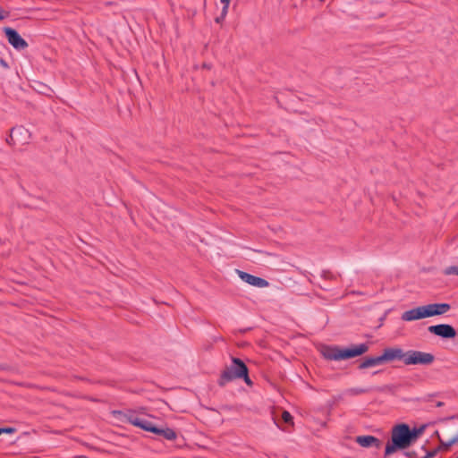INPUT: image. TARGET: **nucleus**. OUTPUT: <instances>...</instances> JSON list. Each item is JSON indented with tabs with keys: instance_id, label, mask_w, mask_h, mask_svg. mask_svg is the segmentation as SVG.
<instances>
[{
	"instance_id": "nucleus-8",
	"label": "nucleus",
	"mask_w": 458,
	"mask_h": 458,
	"mask_svg": "<svg viewBox=\"0 0 458 458\" xmlns=\"http://www.w3.org/2000/svg\"><path fill=\"white\" fill-rule=\"evenodd\" d=\"M238 275L242 281H244L245 283H247L250 285L259 287V288H264V287L268 286V282L261 277H259V276H253V275H250L249 273L240 271V270H238Z\"/></svg>"
},
{
	"instance_id": "nucleus-21",
	"label": "nucleus",
	"mask_w": 458,
	"mask_h": 458,
	"mask_svg": "<svg viewBox=\"0 0 458 458\" xmlns=\"http://www.w3.org/2000/svg\"><path fill=\"white\" fill-rule=\"evenodd\" d=\"M438 438L440 441V446L438 447L439 450L440 449L448 450L452 446L451 445H449V441L445 442L439 437H438Z\"/></svg>"
},
{
	"instance_id": "nucleus-31",
	"label": "nucleus",
	"mask_w": 458,
	"mask_h": 458,
	"mask_svg": "<svg viewBox=\"0 0 458 458\" xmlns=\"http://www.w3.org/2000/svg\"><path fill=\"white\" fill-rule=\"evenodd\" d=\"M12 140H13V136H12V134H11V135H10V139H9V140H7V142H8V143H11V141H12Z\"/></svg>"
},
{
	"instance_id": "nucleus-16",
	"label": "nucleus",
	"mask_w": 458,
	"mask_h": 458,
	"mask_svg": "<svg viewBox=\"0 0 458 458\" xmlns=\"http://www.w3.org/2000/svg\"><path fill=\"white\" fill-rule=\"evenodd\" d=\"M143 420L142 418H140V417L135 416L133 414L129 415L128 418H127L128 422L131 423L133 426H136V427H140V425L141 424V420Z\"/></svg>"
},
{
	"instance_id": "nucleus-28",
	"label": "nucleus",
	"mask_w": 458,
	"mask_h": 458,
	"mask_svg": "<svg viewBox=\"0 0 458 458\" xmlns=\"http://www.w3.org/2000/svg\"><path fill=\"white\" fill-rule=\"evenodd\" d=\"M324 276L326 278H333V276L330 272H324Z\"/></svg>"
},
{
	"instance_id": "nucleus-25",
	"label": "nucleus",
	"mask_w": 458,
	"mask_h": 458,
	"mask_svg": "<svg viewBox=\"0 0 458 458\" xmlns=\"http://www.w3.org/2000/svg\"><path fill=\"white\" fill-rule=\"evenodd\" d=\"M228 9H229V5H224L223 4V8H222V11H221V14L225 17H226L227 15V13H228Z\"/></svg>"
},
{
	"instance_id": "nucleus-13",
	"label": "nucleus",
	"mask_w": 458,
	"mask_h": 458,
	"mask_svg": "<svg viewBox=\"0 0 458 458\" xmlns=\"http://www.w3.org/2000/svg\"><path fill=\"white\" fill-rule=\"evenodd\" d=\"M155 434L160 435L167 440H174L177 437L176 432L174 429L169 428H158V432H155Z\"/></svg>"
},
{
	"instance_id": "nucleus-1",
	"label": "nucleus",
	"mask_w": 458,
	"mask_h": 458,
	"mask_svg": "<svg viewBox=\"0 0 458 458\" xmlns=\"http://www.w3.org/2000/svg\"><path fill=\"white\" fill-rule=\"evenodd\" d=\"M410 427L405 423L398 424L392 428L391 443L388 442L385 449V457L391 455L397 450L406 449L411 445Z\"/></svg>"
},
{
	"instance_id": "nucleus-20",
	"label": "nucleus",
	"mask_w": 458,
	"mask_h": 458,
	"mask_svg": "<svg viewBox=\"0 0 458 458\" xmlns=\"http://www.w3.org/2000/svg\"><path fill=\"white\" fill-rule=\"evenodd\" d=\"M438 451H439V448H437V449H434L431 451H428L422 458H433L437 455Z\"/></svg>"
},
{
	"instance_id": "nucleus-22",
	"label": "nucleus",
	"mask_w": 458,
	"mask_h": 458,
	"mask_svg": "<svg viewBox=\"0 0 458 458\" xmlns=\"http://www.w3.org/2000/svg\"><path fill=\"white\" fill-rule=\"evenodd\" d=\"M244 382L248 385V386H252V381L250 380V377H249V369H248V367L246 366V373H245V376H242V377Z\"/></svg>"
},
{
	"instance_id": "nucleus-34",
	"label": "nucleus",
	"mask_w": 458,
	"mask_h": 458,
	"mask_svg": "<svg viewBox=\"0 0 458 458\" xmlns=\"http://www.w3.org/2000/svg\"><path fill=\"white\" fill-rule=\"evenodd\" d=\"M458 458V457H457Z\"/></svg>"
},
{
	"instance_id": "nucleus-24",
	"label": "nucleus",
	"mask_w": 458,
	"mask_h": 458,
	"mask_svg": "<svg viewBox=\"0 0 458 458\" xmlns=\"http://www.w3.org/2000/svg\"><path fill=\"white\" fill-rule=\"evenodd\" d=\"M15 431V428H0V435L2 433H13Z\"/></svg>"
},
{
	"instance_id": "nucleus-17",
	"label": "nucleus",
	"mask_w": 458,
	"mask_h": 458,
	"mask_svg": "<svg viewBox=\"0 0 458 458\" xmlns=\"http://www.w3.org/2000/svg\"><path fill=\"white\" fill-rule=\"evenodd\" d=\"M444 274L446 276L456 275L458 276V266H451L445 269Z\"/></svg>"
},
{
	"instance_id": "nucleus-2",
	"label": "nucleus",
	"mask_w": 458,
	"mask_h": 458,
	"mask_svg": "<svg viewBox=\"0 0 458 458\" xmlns=\"http://www.w3.org/2000/svg\"><path fill=\"white\" fill-rule=\"evenodd\" d=\"M369 346L366 344L353 345L350 348L342 349L338 346H326L322 351V355L329 360H341L354 358L367 352Z\"/></svg>"
},
{
	"instance_id": "nucleus-3",
	"label": "nucleus",
	"mask_w": 458,
	"mask_h": 458,
	"mask_svg": "<svg viewBox=\"0 0 458 458\" xmlns=\"http://www.w3.org/2000/svg\"><path fill=\"white\" fill-rule=\"evenodd\" d=\"M246 373V365L239 358L232 357V364L226 366L221 372L217 384L219 386H225L227 383L242 377Z\"/></svg>"
},
{
	"instance_id": "nucleus-9",
	"label": "nucleus",
	"mask_w": 458,
	"mask_h": 458,
	"mask_svg": "<svg viewBox=\"0 0 458 458\" xmlns=\"http://www.w3.org/2000/svg\"><path fill=\"white\" fill-rule=\"evenodd\" d=\"M425 318H428L425 305L409 310L402 314V319L404 321H413Z\"/></svg>"
},
{
	"instance_id": "nucleus-12",
	"label": "nucleus",
	"mask_w": 458,
	"mask_h": 458,
	"mask_svg": "<svg viewBox=\"0 0 458 458\" xmlns=\"http://www.w3.org/2000/svg\"><path fill=\"white\" fill-rule=\"evenodd\" d=\"M382 360L380 356L377 357H367L363 360V361L359 365V369H364L370 367H375L382 364Z\"/></svg>"
},
{
	"instance_id": "nucleus-15",
	"label": "nucleus",
	"mask_w": 458,
	"mask_h": 458,
	"mask_svg": "<svg viewBox=\"0 0 458 458\" xmlns=\"http://www.w3.org/2000/svg\"><path fill=\"white\" fill-rule=\"evenodd\" d=\"M423 430L424 427H421L420 428H414L412 430L410 428L411 443H413L418 438V437L423 432Z\"/></svg>"
},
{
	"instance_id": "nucleus-7",
	"label": "nucleus",
	"mask_w": 458,
	"mask_h": 458,
	"mask_svg": "<svg viewBox=\"0 0 458 458\" xmlns=\"http://www.w3.org/2000/svg\"><path fill=\"white\" fill-rule=\"evenodd\" d=\"M405 352L403 349L394 347V348H386L383 351V353L380 355L382 362L394 361V360H403L405 361Z\"/></svg>"
},
{
	"instance_id": "nucleus-18",
	"label": "nucleus",
	"mask_w": 458,
	"mask_h": 458,
	"mask_svg": "<svg viewBox=\"0 0 458 458\" xmlns=\"http://www.w3.org/2000/svg\"><path fill=\"white\" fill-rule=\"evenodd\" d=\"M368 390L365 388H351L348 390V393L352 395L361 394L367 393Z\"/></svg>"
},
{
	"instance_id": "nucleus-26",
	"label": "nucleus",
	"mask_w": 458,
	"mask_h": 458,
	"mask_svg": "<svg viewBox=\"0 0 458 458\" xmlns=\"http://www.w3.org/2000/svg\"><path fill=\"white\" fill-rule=\"evenodd\" d=\"M225 19V16H223L222 14H220L218 17H216V18L215 19V21H216V23H222V22H223V21H224Z\"/></svg>"
},
{
	"instance_id": "nucleus-6",
	"label": "nucleus",
	"mask_w": 458,
	"mask_h": 458,
	"mask_svg": "<svg viewBox=\"0 0 458 458\" xmlns=\"http://www.w3.org/2000/svg\"><path fill=\"white\" fill-rule=\"evenodd\" d=\"M429 333L445 339H451L456 336V330L448 324L434 325L428 327Z\"/></svg>"
},
{
	"instance_id": "nucleus-32",
	"label": "nucleus",
	"mask_w": 458,
	"mask_h": 458,
	"mask_svg": "<svg viewBox=\"0 0 458 458\" xmlns=\"http://www.w3.org/2000/svg\"><path fill=\"white\" fill-rule=\"evenodd\" d=\"M12 140H13V136H12V134H11V135H10V139H9V140H7V142H8V143H11V141H12Z\"/></svg>"
},
{
	"instance_id": "nucleus-11",
	"label": "nucleus",
	"mask_w": 458,
	"mask_h": 458,
	"mask_svg": "<svg viewBox=\"0 0 458 458\" xmlns=\"http://www.w3.org/2000/svg\"><path fill=\"white\" fill-rule=\"evenodd\" d=\"M355 442L362 447L376 446L379 448L381 445L380 440L374 436H358Z\"/></svg>"
},
{
	"instance_id": "nucleus-5",
	"label": "nucleus",
	"mask_w": 458,
	"mask_h": 458,
	"mask_svg": "<svg viewBox=\"0 0 458 458\" xmlns=\"http://www.w3.org/2000/svg\"><path fill=\"white\" fill-rule=\"evenodd\" d=\"M4 31L7 38V40L10 45H12L17 50H23L28 47V43L25 39H23L20 34L10 27L4 28Z\"/></svg>"
},
{
	"instance_id": "nucleus-14",
	"label": "nucleus",
	"mask_w": 458,
	"mask_h": 458,
	"mask_svg": "<svg viewBox=\"0 0 458 458\" xmlns=\"http://www.w3.org/2000/svg\"><path fill=\"white\" fill-rule=\"evenodd\" d=\"M139 428L152 433L158 432V428L156 427L151 421L145 419L141 420V424Z\"/></svg>"
},
{
	"instance_id": "nucleus-4",
	"label": "nucleus",
	"mask_w": 458,
	"mask_h": 458,
	"mask_svg": "<svg viewBox=\"0 0 458 458\" xmlns=\"http://www.w3.org/2000/svg\"><path fill=\"white\" fill-rule=\"evenodd\" d=\"M434 360V355L429 352L415 350H410L405 352V365H429Z\"/></svg>"
},
{
	"instance_id": "nucleus-29",
	"label": "nucleus",
	"mask_w": 458,
	"mask_h": 458,
	"mask_svg": "<svg viewBox=\"0 0 458 458\" xmlns=\"http://www.w3.org/2000/svg\"><path fill=\"white\" fill-rule=\"evenodd\" d=\"M221 3L225 5H229L230 4V0H220Z\"/></svg>"
},
{
	"instance_id": "nucleus-10",
	"label": "nucleus",
	"mask_w": 458,
	"mask_h": 458,
	"mask_svg": "<svg viewBox=\"0 0 458 458\" xmlns=\"http://www.w3.org/2000/svg\"><path fill=\"white\" fill-rule=\"evenodd\" d=\"M427 317L439 316L450 310L451 306L448 303H430L425 305Z\"/></svg>"
},
{
	"instance_id": "nucleus-30",
	"label": "nucleus",
	"mask_w": 458,
	"mask_h": 458,
	"mask_svg": "<svg viewBox=\"0 0 458 458\" xmlns=\"http://www.w3.org/2000/svg\"><path fill=\"white\" fill-rule=\"evenodd\" d=\"M436 406L437 407H442V406H444V403L441 402V401H438V402H437Z\"/></svg>"
},
{
	"instance_id": "nucleus-23",
	"label": "nucleus",
	"mask_w": 458,
	"mask_h": 458,
	"mask_svg": "<svg viewBox=\"0 0 458 458\" xmlns=\"http://www.w3.org/2000/svg\"><path fill=\"white\" fill-rule=\"evenodd\" d=\"M9 15V13L4 11L1 6H0V21H3L4 20L5 18H7Z\"/></svg>"
},
{
	"instance_id": "nucleus-33",
	"label": "nucleus",
	"mask_w": 458,
	"mask_h": 458,
	"mask_svg": "<svg viewBox=\"0 0 458 458\" xmlns=\"http://www.w3.org/2000/svg\"><path fill=\"white\" fill-rule=\"evenodd\" d=\"M406 455L412 457V454L411 453H406Z\"/></svg>"
},
{
	"instance_id": "nucleus-19",
	"label": "nucleus",
	"mask_w": 458,
	"mask_h": 458,
	"mask_svg": "<svg viewBox=\"0 0 458 458\" xmlns=\"http://www.w3.org/2000/svg\"><path fill=\"white\" fill-rule=\"evenodd\" d=\"M282 419L285 423H291L293 421V416L287 411H283Z\"/></svg>"
},
{
	"instance_id": "nucleus-27",
	"label": "nucleus",
	"mask_w": 458,
	"mask_h": 458,
	"mask_svg": "<svg viewBox=\"0 0 458 458\" xmlns=\"http://www.w3.org/2000/svg\"><path fill=\"white\" fill-rule=\"evenodd\" d=\"M458 442V435L454 436L452 439L449 440V445H453Z\"/></svg>"
}]
</instances>
